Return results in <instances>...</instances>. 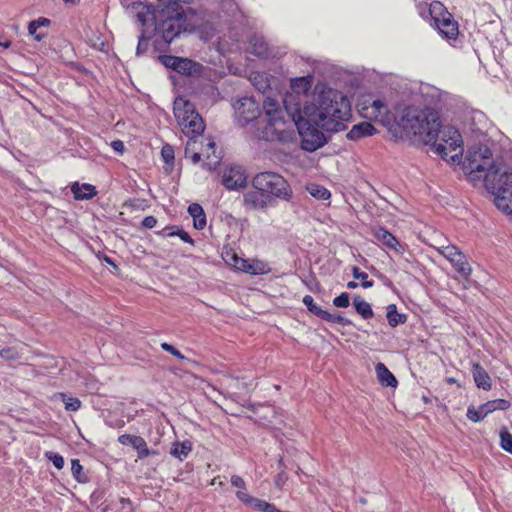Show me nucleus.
<instances>
[{
  "instance_id": "obj_7",
  "label": "nucleus",
  "mask_w": 512,
  "mask_h": 512,
  "mask_svg": "<svg viewBox=\"0 0 512 512\" xmlns=\"http://www.w3.org/2000/svg\"><path fill=\"white\" fill-rule=\"evenodd\" d=\"M294 125L301 138L300 147L307 152H315L322 148L331 138V133L322 128L323 122H318L317 118L302 116L297 112V118L293 117Z\"/></svg>"
},
{
  "instance_id": "obj_58",
  "label": "nucleus",
  "mask_w": 512,
  "mask_h": 512,
  "mask_svg": "<svg viewBox=\"0 0 512 512\" xmlns=\"http://www.w3.org/2000/svg\"><path fill=\"white\" fill-rule=\"evenodd\" d=\"M195 143H196V141H195V140H193V139H191V138H190V140L187 142L186 147H185V155H186V156L188 155V153H192V150H190V148H191V145H192V144H195Z\"/></svg>"
},
{
  "instance_id": "obj_51",
  "label": "nucleus",
  "mask_w": 512,
  "mask_h": 512,
  "mask_svg": "<svg viewBox=\"0 0 512 512\" xmlns=\"http://www.w3.org/2000/svg\"><path fill=\"white\" fill-rule=\"evenodd\" d=\"M119 503L121 507L119 508L118 512H135L133 502L129 498L120 497Z\"/></svg>"
},
{
  "instance_id": "obj_36",
  "label": "nucleus",
  "mask_w": 512,
  "mask_h": 512,
  "mask_svg": "<svg viewBox=\"0 0 512 512\" xmlns=\"http://www.w3.org/2000/svg\"><path fill=\"white\" fill-rule=\"evenodd\" d=\"M306 190L318 200H327L331 197L330 191L320 184L310 183L306 186Z\"/></svg>"
},
{
  "instance_id": "obj_2",
  "label": "nucleus",
  "mask_w": 512,
  "mask_h": 512,
  "mask_svg": "<svg viewBox=\"0 0 512 512\" xmlns=\"http://www.w3.org/2000/svg\"><path fill=\"white\" fill-rule=\"evenodd\" d=\"M182 0H158L156 5H147V12L153 15L155 21V48L170 45L181 34L200 31L196 23L194 9L185 8ZM186 2V0H183Z\"/></svg>"
},
{
  "instance_id": "obj_31",
  "label": "nucleus",
  "mask_w": 512,
  "mask_h": 512,
  "mask_svg": "<svg viewBox=\"0 0 512 512\" xmlns=\"http://www.w3.org/2000/svg\"><path fill=\"white\" fill-rule=\"evenodd\" d=\"M51 24V20L46 17H39L28 23V33L33 36L34 40L40 42L46 36L44 33H38L37 30L41 27H47Z\"/></svg>"
},
{
  "instance_id": "obj_35",
  "label": "nucleus",
  "mask_w": 512,
  "mask_h": 512,
  "mask_svg": "<svg viewBox=\"0 0 512 512\" xmlns=\"http://www.w3.org/2000/svg\"><path fill=\"white\" fill-rule=\"evenodd\" d=\"M71 473L73 478L80 484H86L90 482L88 472L84 471V468L81 465L79 459L75 458L71 460Z\"/></svg>"
},
{
  "instance_id": "obj_17",
  "label": "nucleus",
  "mask_w": 512,
  "mask_h": 512,
  "mask_svg": "<svg viewBox=\"0 0 512 512\" xmlns=\"http://www.w3.org/2000/svg\"><path fill=\"white\" fill-rule=\"evenodd\" d=\"M438 139L441 140L439 144L445 145L446 149L456 150L457 148H462V136L453 126L442 127L440 124Z\"/></svg>"
},
{
  "instance_id": "obj_50",
  "label": "nucleus",
  "mask_w": 512,
  "mask_h": 512,
  "mask_svg": "<svg viewBox=\"0 0 512 512\" xmlns=\"http://www.w3.org/2000/svg\"><path fill=\"white\" fill-rule=\"evenodd\" d=\"M161 348L164 351L170 353L171 355L175 356L176 358H178L180 360L186 359V357L176 347H174L172 344H169L167 342H163V343H161Z\"/></svg>"
},
{
  "instance_id": "obj_24",
  "label": "nucleus",
  "mask_w": 512,
  "mask_h": 512,
  "mask_svg": "<svg viewBox=\"0 0 512 512\" xmlns=\"http://www.w3.org/2000/svg\"><path fill=\"white\" fill-rule=\"evenodd\" d=\"M245 263L241 268L240 272H244L250 275H263L270 271L268 265L258 259H246Z\"/></svg>"
},
{
  "instance_id": "obj_45",
  "label": "nucleus",
  "mask_w": 512,
  "mask_h": 512,
  "mask_svg": "<svg viewBox=\"0 0 512 512\" xmlns=\"http://www.w3.org/2000/svg\"><path fill=\"white\" fill-rule=\"evenodd\" d=\"M444 160L451 164L463 165V163L465 161V158L463 159V149L461 148L458 153L452 155L449 159H448V153L446 152V159H444ZM462 168L465 171V173H467V171H468V177L471 179L470 169H465L464 166H462Z\"/></svg>"
},
{
  "instance_id": "obj_49",
  "label": "nucleus",
  "mask_w": 512,
  "mask_h": 512,
  "mask_svg": "<svg viewBox=\"0 0 512 512\" xmlns=\"http://www.w3.org/2000/svg\"><path fill=\"white\" fill-rule=\"evenodd\" d=\"M97 258L100 261L105 262L107 265L111 266L114 274L119 273V271H120L119 266L115 263V261L110 256L104 254L103 252H99L97 254Z\"/></svg>"
},
{
  "instance_id": "obj_59",
  "label": "nucleus",
  "mask_w": 512,
  "mask_h": 512,
  "mask_svg": "<svg viewBox=\"0 0 512 512\" xmlns=\"http://www.w3.org/2000/svg\"><path fill=\"white\" fill-rule=\"evenodd\" d=\"M63 2L66 5L77 6L80 3V0H63Z\"/></svg>"
},
{
  "instance_id": "obj_33",
  "label": "nucleus",
  "mask_w": 512,
  "mask_h": 512,
  "mask_svg": "<svg viewBox=\"0 0 512 512\" xmlns=\"http://www.w3.org/2000/svg\"><path fill=\"white\" fill-rule=\"evenodd\" d=\"M450 263L455 268V270L460 274L461 277L467 279L470 276L472 268L468 263L466 256L463 253L458 254L456 258L450 260Z\"/></svg>"
},
{
  "instance_id": "obj_23",
  "label": "nucleus",
  "mask_w": 512,
  "mask_h": 512,
  "mask_svg": "<svg viewBox=\"0 0 512 512\" xmlns=\"http://www.w3.org/2000/svg\"><path fill=\"white\" fill-rule=\"evenodd\" d=\"M188 213L193 218V226L197 230H202L207 224L206 214L202 206L198 203H192L188 206Z\"/></svg>"
},
{
  "instance_id": "obj_18",
  "label": "nucleus",
  "mask_w": 512,
  "mask_h": 512,
  "mask_svg": "<svg viewBox=\"0 0 512 512\" xmlns=\"http://www.w3.org/2000/svg\"><path fill=\"white\" fill-rule=\"evenodd\" d=\"M378 133L376 127L368 121H362L352 126L350 131L346 134V138L351 141H358L365 137H370Z\"/></svg>"
},
{
  "instance_id": "obj_27",
  "label": "nucleus",
  "mask_w": 512,
  "mask_h": 512,
  "mask_svg": "<svg viewBox=\"0 0 512 512\" xmlns=\"http://www.w3.org/2000/svg\"><path fill=\"white\" fill-rule=\"evenodd\" d=\"M193 449V444L190 440H184L182 442L175 441L172 443L170 454L179 459L180 461H183L186 459L189 455V453Z\"/></svg>"
},
{
  "instance_id": "obj_52",
  "label": "nucleus",
  "mask_w": 512,
  "mask_h": 512,
  "mask_svg": "<svg viewBox=\"0 0 512 512\" xmlns=\"http://www.w3.org/2000/svg\"><path fill=\"white\" fill-rule=\"evenodd\" d=\"M462 252L456 247V246H447L443 249L442 251V254L450 261L454 258H456V256H458V254H461Z\"/></svg>"
},
{
  "instance_id": "obj_11",
  "label": "nucleus",
  "mask_w": 512,
  "mask_h": 512,
  "mask_svg": "<svg viewBox=\"0 0 512 512\" xmlns=\"http://www.w3.org/2000/svg\"><path fill=\"white\" fill-rule=\"evenodd\" d=\"M238 125L247 126L249 123L258 120L261 116L260 99L254 96H244L234 105Z\"/></svg>"
},
{
  "instance_id": "obj_6",
  "label": "nucleus",
  "mask_w": 512,
  "mask_h": 512,
  "mask_svg": "<svg viewBox=\"0 0 512 512\" xmlns=\"http://www.w3.org/2000/svg\"><path fill=\"white\" fill-rule=\"evenodd\" d=\"M266 125L262 129L260 138L266 141L292 142L295 138L294 130L281 128L285 125L283 111L277 100L266 98L263 100Z\"/></svg>"
},
{
  "instance_id": "obj_22",
  "label": "nucleus",
  "mask_w": 512,
  "mask_h": 512,
  "mask_svg": "<svg viewBox=\"0 0 512 512\" xmlns=\"http://www.w3.org/2000/svg\"><path fill=\"white\" fill-rule=\"evenodd\" d=\"M375 372L379 383L384 387L396 388L398 381L394 374L382 362L375 365Z\"/></svg>"
},
{
  "instance_id": "obj_63",
  "label": "nucleus",
  "mask_w": 512,
  "mask_h": 512,
  "mask_svg": "<svg viewBox=\"0 0 512 512\" xmlns=\"http://www.w3.org/2000/svg\"><path fill=\"white\" fill-rule=\"evenodd\" d=\"M247 408L250 409L251 411L255 412L256 406H255V404L249 403L247 405Z\"/></svg>"
},
{
  "instance_id": "obj_40",
  "label": "nucleus",
  "mask_w": 512,
  "mask_h": 512,
  "mask_svg": "<svg viewBox=\"0 0 512 512\" xmlns=\"http://www.w3.org/2000/svg\"><path fill=\"white\" fill-rule=\"evenodd\" d=\"M352 275L355 279L361 280V286L365 289L371 288L374 285V282L372 280H368V274L366 272H363L359 269V267L354 266L352 268Z\"/></svg>"
},
{
  "instance_id": "obj_3",
  "label": "nucleus",
  "mask_w": 512,
  "mask_h": 512,
  "mask_svg": "<svg viewBox=\"0 0 512 512\" xmlns=\"http://www.w3.org/2000/svg\"><path fill=\"white\" fill-rule=\"evenodd\" d=\"M393 121L388 125L389 131L395 137H402L403 133L419 136L425 145H430L431 150L442 159H446V147L443 144H436L438 140L440 117L434 110H423L415 106H405Z\"/></svg>"
},
{
  "instance_id": "obj_56",
  "label": "nucleus",
  "mask_w": 512,
  "mask_h": 512,
  "mask_svg": "<svg viewBox=\"0 0 512 512\" xmlns=\"http://www.w3.org/2000/svg\"><path fill=\"white\" fill-rule=\"evenodd\" d=\"M12 45L11 40L6 39L3 35H0V46H2L5 49L10 48Z\"/></svg>"
},
{
  "instance_id": "obj_60",
  "label": "nucleus",
  "mask_w": 512,
  "mask_h": 512,
  "mask_svg": "<svg viewBox=\"0 0 512 512\" xmlns=\"http://www.w3.org/2000/svg\"><path fill=\"white\" fill-rule=\"evenodd\" d=\"M121 3H122L123 6L129 7V6L134 5L136 2L135 1H130V0H121Z\"/></svg>"
},
{
  "instance_id": "obj_19",
  "label": "nucleus",
  "mask_w": 512,
  "mask_h": 512,
  "mask_svg": "<svg viewBox=\"0 0 512 512\" xmlns=\"http://www.w3.org/2000/svg\"><path fill=\"white\" fill-rule=\"evenodd\" d=\"M367 103H369V107L372 109L371 114L374 118L379 119V121L386 126L390 125L392 116L385 100L373 99L371 102L367 101Z\"/></svg>"
},
{
  "instance_id": "obj_43",
  "label": "nucleus",
  "mask_w": 512,
  "mask_h": 512,
  "mask_svg": "<svg viewBox=\"0 0 512 512\" xmlns=\"http://www.w3.org/2000/svg\"><path fill=\"white\" fill-rule=\"evenodd\" d=\"M161 156L165 164L174 165V149L171 145L165 144L161 149Z\"/></svg>"
},
{
  "instance_id": "obj_55",
  "label": "nucleus",
  "mask_w": 512,
  "mask_h": 512,
  "mask_svg": "<svg viewBox=\"0 0 512 512\" xmlns=\"http://www.w3.org/2000/svg\"><path fill=\"white\" fill-rule=\"evenodd\" d=\"M156 224H157V219L152 215L146 216L142 220V226L146 229H152L156 226Z\"/></svg>"
},
{
  "instance_id": "obj_47",
  "label": "nucleus",
  "mask_w": 512,
  "mask_h": 512,
  "mask_svg": "<svg viewBox=\"0 0 512 512\" xmlns=\"http://www.w3.org/2000/svg\"><path fill=\"white\" fill-rule=\"evenodd\" d=\"M333 305L338 308H347L350 305V295L343 292L333 299Z\"/></svg>"
},
{
  "instance_id": "obj_38",
  "label": "nucleus",
  "mask_w": 512,
  "mask_h": 512,
  "mask_svg": "<svg viewBox=\"0 0 512 512\" xmlns=\"http://www.w3.org/2000/svg\"><path fill=\"white\" fill-rule=\"evenodd\" d=\"M58 397L65 404V409L67 411H77L81 407V401L77 397L69 396L66 393H58Z\"/></svg>"
},
{
  "instance_id": "obj_21",
  "label": "nucleus",
  "mask_w": 512,
  "mask_h": 512,
  "mask_svg": "<svg viewBox=\"0 0 512 512\" xmlns=\"http://www.w3.org/2000/svg\"><path fill=\"white\" fill-rule=\"evenodd\" d=\"M70 189L74 199L78 201L90 200L97 195L96 187L89 183L79 184V182H74Z\"/></svg>"
},
{
  "instance_id": "obj_5",
  "label": "nucleus",
  "mask_w": 512,
  "mask_h": 512,
  "mask_svg": "<svg viewBox=\"0 0 512 512\" xmlns=\"http://www.w3.org/2000/svg\"><path fill=\"white\" fill-rule=\"evenodd\" d=\"M350 101L346 95L337 89L324 87L317 97V104L304 106L303 112L307 117L317 118L322 128L328 133L343 131L347 126L343 123L350 112Z\"/></svg>"
},
{
  "instance_id": "obj_9",
  "label": "nucleus",
  "mask_w": 512,
  "mask_h": 512,
  "mask_svg": "<svg viewBox=\"0 0 512 512\" xmlns=\"http://www.w3.org/2000/svg\"><path fill=\"white\" fill-rule=\"evenodd\" d=\"M174 114L180 124L184 125L185 129H187L185 133L191 135V139L204 132V121L190 101L183 99L175 101Z\"/></svg>"
},
{
  "instance_id": "obj_13",
  "label": "nucleus",
  "mask_w": 512,
  "mask_h": 512,
  "mask_svg": "<svg viewBox=\"0 0 512 512\" xmlns=\"http://www.w3.org/2000/svg\"><path fill=\"white\" fill-rule=\"evenodd\" d=\"M302 302L310 313L324 321L336 323L342 326H349L353 324L352 321L348 318H345L341 315L331 314L330 312L323 310L314 302V299L311 295H305Z\"/></svg>"
},
{
  "instance_id": "obj_32",
  "label": "nucleus",
  "mask_w": 512,
  "mask_h": 512,
  "mask_svg": "<svg viewBox=\"0 0 512 512\" xmlns=\"http://www.w3.org/2000/svg\"><path fill=\"white\" fill-rule=\"evenodd\" d=\"M223 260L225 263L237 271H240V268L247 263V260L238 256V254L232 248H224L222 253Z\"/></svg>"
},
{
  "instance_id": "obj_12",
  "label": "nucleus",
  "mask_w": 512,
  "mask_h": 512,
  "mask_svg": "<svg viewBox=\"0 0 512 512\" xmlns=\"http://www.w3.org/2000/svg\"><path fill=\"white\" fill-rule=\"evenodd\" d=\"M221 183L227 190L245 188L247 186V175L243 166L234 165L226 168Z\"/></svg>"
},
{
  "instance_id": "obj_54",
  "label": "nucleus",
  "mask_w": 512,
  "mask_h": 512,
  "mask_svg": "<svg viewBox=\"0 0 512 512\" xmlns=\"http://www.w3.org/2000/svg\"><path fill=\"white\" fill-rule=\"evenodd\" d=\"M231 485L237 487L239 489H246V483L244 479L239 475H232L231 477Z\"/></svg>"
},
{
  "instance_id": "obj_39",
  "label": "nucleus",
  "mask_w": 512,
  "mask_h": 512,
  "mask_svg": "<svg viewBox=\"0 0 512 512\" xmlns=\"http://www.w3.org/2000/svg\"><path fill=\"white\" fill-rule=\"evenodd\" d=\"M22 353L14 346H8L0 349V358L5 361H18L21 359Z\"/></svg>"
},
{
  "instance_id": "obj_10",
  "label": "nucleus",
  "mask_w": 512,
  "mask_h": 512,
  "mask_svg": "<svg viewBox=\"0 0 512 512\" xmlns=\"http://www.w3.org/2000/svg\"><path fill=\"white\" fill-rule=\"evenodd\" d=\"M158 61L166 68L175 71L181 76L200 78L205 71L203 64L186 57L159 55Z\"/></svg>"
},
{
  "instance_id": "obj_34",
  "label": "nucleus",
  "mask_w": 512,
  "mask_h": 512,
  "mask_svg": "<svg viewBox=\"0 0 512 512\" xmlns=\"http://www.w3.org/2000/svg\"><path fill=\"white\" fill-rule=\"evenodd\" d=\"M313 82L312 75H306L302 77H296L291 79V88L296 93H306L311 88Z\"/></svg>"
},
{
  "instance_id": "obj_20",
  "label": "nucleus",
  "mask_w": 512,
  "mask_h": 512,
  "mask_svg": "<svg viewBox=\"0 0 512 512\" xmlns=\"http://www.w3.org/2000/svg\"><path fill=\"white\" fill-rule=\"evenodd\" d=\"M472 376L475 385L485 391H489L492 388V379L485 368L478 362L472 363L471 368Z\"/></svg>"
},
{
  "instance_id": "obj_14",
  "label": "nucleus",
  "mask_w": 512,
  "mask_h": 512,
  "mask_svg": "<svg viewBox=\"0 0 512 512\" xmlns=\"http://www.w3.org/2000/svg\"><path fill=\"white\" fill-rule=\"evenodd\" d=\"M371 234L378 242L396 253L403 254L406 251L407 245L401 243L396 236L383 226L372 227Z\"/></svg>"
},
{
  "instance_id": "obj_16",
  "label": "nucleus",
  "mask_w": 512,
  "mask_h": 512,
  "mask_svg": "<svg viewBox=\"0 0 512 512\" xmlns=\"http://www.w3.org/2000/svg\"><path fill=\"white\" fill-rule=\"evenodd\" d=\"M236 497L239 501L258 512H286L278 509L274 504L251 496L242 490L236 492Z\"/></svg>"
},
{
  "instance_id": "obj_46",
  "label": "nucleus",
  "mask_w": 512,
  "mask_h": 512,
  "mask_svg": "<svg viewBox=\"0 0 512 512\" xmlns=\"http://www.w3.org/2000/svg\"><path fill=\"white\" fill-rule=\"evenodd\" d=\"M149 40H150V38L146 37L145 33L143 31L142 34L139 36V39H138V45H137V48H136V55L137 56L144 55L147 52L148 45H149Z\"/></svg>"
},
{
  "instance_id": "obj_57",
  "label": "nucleus",
  "mask_w": 512,
  "mask_h": 512,
  "mask_svg": "<svg viewBox=\"0 0 512 512\" xmlns=\"http://www.w3.org/2000/svg\"><path fill=\"white\" fill-rule=\"evenodd\" d=\"M191 160L194 164H197L201 160V154L198 152H193L191 155Z\"/></svg>"
},
{
  "instance_id": "obj_62",
  "label": "nucleus",
  "mask_w": 512,
  "mask_h": 512,
  "mask_svg": "<svg viewBox=\"0 0 512 512\" xmlns=\"http://www.w3.org/2000/svg\"><path fill=\"white\" fill-rule=\"evenodd\" d=\"M207 147L208 148H214L215 147V142L210 139L209 142L207 143Z\"/></svg>"
},
{
  "instance_id": "obj_41",
  "label": "nucleus",
  "mask_w": 512,
  "mask_h": 512,
  "mask_svg": "<svg viewBox=\"0 0 512 512\" xmlns=\"http://www.w3.org/2000/svg\"><path fill=\"white\" fill-rule=\"evenodd\" d=\"M466 417L474 423L480 422L485 418V416L482 414L480 406L475 408L473 405L467 408Z\"/></svg>"
},
{
  "instance_id": "obj_30",
  "label": "nucleus",
  "mask_w": 512,
  "mask_h": 512,
  "mask_svg": "<svg viewBox=\"0 0 512 512\" xmlns=\"http://www.w3.org/2000/svg\"><path fill=\"white\" fill-rule=\"evenodd\" d=\"M352 304L357 314H359L363 319L369 320L374 317V311L371 304L365 301L360 295H355L353 297Z\"/></svg>"
},
{
  "instance_id": "obj_53",
  "label": "nucleus",
  "mask_w": 512,
  "mask_h": 512,
  "mask_svg": "<svg viewBox=\"0 0 512 512\" xmlns=\"http://www.w3.org/2000/svg\"><path fill=\"white\" fill-rule=\"evenodd\" d=\"M110 146L116 153L120 155H122L125 152L124 142L120 139L113 140Z\"/></svg>"
},
{
  "instance_id": "obj_1",
  "label": "nucleus",
  "mask_w": 512,
  "mask_h": 512,
  "mask_svg": "<svg viewBox=\"0 0 512 512\" xmlns=\"http://www.w3.org/2000/svg\"><path fill=\"white\" fill-rule=\"evenodd\" d=\"M465 169H470L471 180H479L484 173V186L495 196L494 202L498 209L506 212L512 205V172L503 169L502 162L493 159L491 149L481 143L470 146L467 150Z\"/></svg>"
},
{
  "instance_id": "obj_61",
  "label": "nucleus",
  "mask_w": 512,
  "mask_h": 512,
  "mask_svg": "<svg viewBox=\"0 0 512 512\" xmlns=\"http://www.w3.org/2000/svg\"><path fill=\"white\" fill-rule=\"evenodd\" d=\"M347 287H348L349 289H355V288H357V287H358V283H357V282H355V281H350V282H348V283H347Z\"/></svg>"
},
{
  "instance_id": "obj_48",
  "label": "nucleus",
  "mask_w": 512,
  "mask_h": 512,
  "mask_svg": "<svg viewBox=\"0 0 512 512\" xmlns=\"http://www.w3.org/2000/svg\"><path fill=\"white\" fill-rule=\"evenodd\" d=\"M370 271L373 275H375L386 287L394 290L395 286L391 279H389L385 274L381 273L375 267H371Z\"/></svg>"
},
{
  "instance_id": "obj_42",
  "label": "nucleus",
  "mask_w": 512,
  "mask_h": 512,
  "mask_svg": "<svg viewBox=\"0 0 512 512\" xmlns=\"http://www.w3.org/2000/svg\"><path fill=\"white\" fill-rule=\"evenodd\" d=\"M45 457L53 463V465L56 469L60 470L64 467V464H65L64 458L59 453L53 452V451H47V452H45Z\"/></svg>"
},
{
  "instance_id": "obj_8",
  "label": "nucleus",
  "mask_w": 512,
  "mask_h": 512,
  "mask_svg": "<svg viewBox=\"0 0 512 512\" xmlns=\"http://www.w3.org/2000/svg\"><path fill=\"white\" fill-rule=\"evenodd\" d=\"M428 15L433 22L432 25L437 29L442 38L450 43L457 41L459 35L458 22L440 1L430 3Z\"/></svg>"
},
{
  "instance_id": "obj_26",
  "label": "nucleus",
  "mask_w": 512,
  "mask_h": 512,
  "mask_svg": "<svg viewBox=\"0 0 512 512\" xmlns=\"http://www.w3.org/2000/svg\"><path fill=\"white\" fill-rule=\"evenodd\" d=\"M386 318L388 325L395 328L398 325L405 324L408 320V315L405 313H399L396 304H389L386 307Z\"/></svg>"
},
{
  "instance_id": "obj_25",
  "label": "nucleus",
  "mask_w": 512,
  "mask_h": 512,
  "mask_svg": "<svg viewBox=\"0 0 512 512\" xmlns=\"http://www.w3.org/2000/svg\"><path fill=\"white\" fill-rule=\"evenodd\" d=\"M157 234L162 235L163 237L178 236L185 243H189L191 245L195 244V241L188 234V232H186L182 228V226H178V225L166 226L164 229L157 232Z\"/></svg>"
},
{
  "instance_id": "obj_37",
  "label": "nucleus",
  "mask_w": 512,
  "mask_h": 512,
  "mask_svg": "<svg viewBox=\"0 0 512 512\" xmlns=\"http://www.w3.org/2000/svg\"><path fill=\"white\" fill-rule=\"evenodd\" d=\"M499 437L501 449L512 455V434L508 431L506 426L501 427Z\"/></svg>"
},
{
  "instance_id": "obj_64",
  "label": "nucleus",
  "mask_w": 512,
  "mask_h": 512,
  "mask_svg": "<svg viewBox=\"0 0 512 512\" xmlns=\"http://www.w3.org/2000/svg\"><path fill=\"white\" fill-rule=\"evenodd\" d=\"M202 166H203L205 169H207V170H211V169H212V167L210 166V164H209V163H203V164H202Z\"/></svg>"
},
{
  "instance_id": "obj_29",
  "label": "nucleus",
  "mask_w": 512,
  "mask_h": 512,
  "mask_svg": "<svg viewBox=\"0 0 512 512\" xmlns=\"http://www.w3.org/2000/svg\"><path fill=\"white\" fill-rule=\"evenodd\" d=\"M251 53L260 58H266L269 55L267 42L260 36L253 35L249 38Z\"/></svg>"
},
{
  "instance_id": "obj_44",
  "label": "nucleus",
  "mask_w": 512,
  "mask_h": 512,
  "mask_svg": "<svg viewBox=\"0 0 512 512\" xmlns=\"http://www.w3.org/2000/svg\"><path fill=\"white\" fill-rule=\"evenodd\" d=\"M278 465L280 468H282V470L276 475L274 482H275V486L277 488L281 489L283 487V485L287 482L288 476L284 471L285 465H284L282 458H280Z\"/></svg>"
},
{
  "instance_id": "obj_4",
  "label": "nucleus",
  "mask_w": 512,
  "mask_h": 512,
  "mask_svg": "<svg viewBox=\"0 0 512 512\" xmlns=\"http://www.w3.org/2000/svg\"><path fill=\"white\" fill-rule=\"evenodd\" d=\"M251 185L253 190L243 194V205L248 210H266L276 199L291 202L293 190L289 182L279 173L262 171L256 173Z\"/></svg>"
},
{
  "instance_id": "obj_28",
  "label": "nucleus",
  "mask_w": 512,
  "mask_h": 512,
  "mask_svg": "<svg viewBox=\"0 0 512 512\" xmlns=\"http://www.w3.org/2000/svg\"><path fill=\"white\" fill-rule=\"evenodd\" d=\"M510 407H511V402L509 400L502 399V398L489 400L480 405L482 414L485 417L494 411H497V410L505 411V410H508Z\"/></svg>"
},
{
  "instance_id": "obj_15",
  "label": "nucleus",
  "mask_w": 512,
  "mask_h": 512,
  "mask_svg": "<svg viewBox=\"0 0 512 512\" xmlns=\"http://www.w3.org/2000/svg\"><path fill=\"white\" fill-rule=\"evenodd\" d=\"M118 442L125 446H132L137 451L139 459L159 454L157 450L149 449L145 439L141 436L132 434H122L118 437Z\"/></svg>"
}]
</instances>
